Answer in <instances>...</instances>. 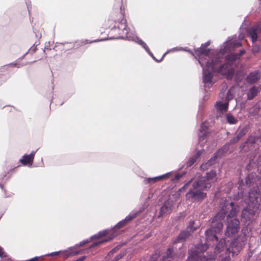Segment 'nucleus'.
<instances>
[{
  "label": "nucleus",
  "instance_id": "obj_34",
  "mask_svg": "<svg viewBox=\"0 0 261 261\" xmlns=\"http://www.w3.org/2000/svg\"><path fill=\"white\" fill-rule=\"evenodd\" d=\"M240 139L239 137L236 136V137H234L233 139H232L230 141V143L234 144V143L238 142L240 140Z\"/></svg>",
  "mask_w": 261,
  "mask_h": 261
},
{
  "label": "nucleus",
  "instance_id": "obj_23",
  "mask_svg": "<svg viewBox=\"0 0 261 261\" xmlns=\"http://www.w3.org/2000/svg\"><path fill=\"white\" fill-rule=\"evenodd\" d=\"M226 119L227 122L230 124H236L238 120L237 119L231 114H227L226 115Z\"/></svg>",
  "mask_w": 261,
  "mask_h": 261
},
{
  "label": "nucleus",
  "instance_id": "obj_6",
  "mask_svg": "<svg viewBox=\"0 0 261 261\" xmlns=\"http://www.w3.org/2000/svg\"><path fill=\"white\" fill-rule=\"evenodd\" d=\"M204 178L198 179L193 182L192 188L186 194V198L191 201H198L203 200L206 196V194L202 192L203 190H208L211 188L210 183L207 182L204 185Z\"/></svg>",
  "mask_w": 261,
  "mask_h": 261
},
{
  "label": "nucleus",
  "instance_id": "obj_2",
  "mask_svg": "<svg viewBox=\"0 0 261 261\" xmlns=\"http://www.w3.org/2000/svg\"><path fill=\"white\" fill-rule=\"evenodd\" d=\"M244 38V35L240 34L238 37V40H237L236 36L229 37L227 40L224 43L223 46L220 48L219 52L215 50L206 49L205 48L210 45V42L207 41L204 44H201V46L195 50V53L183 49L181 47H175L170 50V51H174L181 50H184L191 53L192 55H195V58L198 60L200 65H203L204 63L208 64V62H212V59L214 62L218 60L220 61L223 59V56L225 54L228 53L233 49V48L241 46V40Z\"/></svg>",
  "mask_w": 261,
  "mask_h": 261
},
{
  "label": "nucleus",
  "instance_id": "obj_9",
  "mask_svg": "<svg viewBox=\"0 0 261 261\" xmlns=\"http://www.w3.org/2000/svg\"><path fill=\"white\" fill-rule=\"evenodd\" d=\"M199 227V224H197L195 226V222L191 221L190 222L186 230L183 231L177 237L175 243H178L179 242L184 241L187 237L190 234L191 232H193Z\"/></svg>",
  "mask_w": 261,
  "mask_h": 261
},
{
  "label": "nucleus",
  "instance_id": "obj_44",
  "mask_svg": "<svg viewBox=\"0 0 261 261\" xmlns=\"http://www.w3.org/2000/svg\"><path fill=\"white\" fill-rule=\"evenodd\" d=\"M0 186H1V188H2V189H3V186H2L1 184H0Z\"/></svg>",
  "mask_w": 261,
  "mask_h": 261
},
{
  "label": "nucleus",
  "instance_id": "obj_32",
  "mask_svg": "<svg viewBox=\"0 0 261 261\" xmlns=\"http://www.w3.org/2000/svg\"><path fill=\"white\" fill-rule=\"evenodd\" d=\"M185 174V172L182 173V174H177L175 176V177L173 178V180H179L181 177H182Z\"/></svg>",
  "mask_w": 261,
  "mask_h": 261
},
{
  "label": "nucleus",
  "instance_id": "obj_17",
  "mask_svg": "<svg viewBox=\"0 0 261 261\" xmlns=\"http://www.w3.org/2000/svg\"><path fill=\"white\" fill-rule=\"evenodd\" d=\"M258 32L259 30L256 27L250 28L248 30V34L250 38H251L253 43H254L257 40Z\"/></svg>",
  "mask_w": 261,
  "mask_h": 261
},
{
  "label": "nucleus",
  "instance_id": "obj_43",
  "mask_svg": "<svg viewBox=\"0 0 261 261\" xmlns=\"http://www.w3.org/2000/svg\"><path fill=\"white\" fill-rule=\"evenodd\" d=\"M227 60L229 61V57L227 56Z\"/></svg>",
  "mask_w": 261,
  "mask_h": 261
},
{
  "label": "nucleus",
  "instance_id": "obj_14",
  "mask_svg": "<svg viewBox=\"0 0 261 261\" xmlns=\"http://www.w3.org/2000/svg\"><path fill=\"white\" fill-rule=\"evenodd\" d=\"M171 172H168L162 175H160L159 176L151 177V178H146L143 180V182L145 184H152L157 182L160 180H162L164 178H168L171 174Z\"/></svg>",
  "mask_w": 261,
  "mask_h": 261
},
{
  "label": "nucleus",
  "instance_id": "obj_10",
  "mask_svg": "<svg viewBox=\"0 0 261 261\" xmlns=\"http://www.w3.org/2000/svg\"><path fill=\"white\" fill-rule=\"evenodd\" d=\"M73 249L74 247H70L66 250L51 252L48 254H46V255L48 256L61 255L64 257L68 258L71 256L75 255L79 253V251H73Z\"/></svg>",
  "mask_w": 261,
  "mask_h": 261
},
{
  "label": "nucleus",
  "instance_id": "obj_25",
  "mask_svg": "<svg viewBox=\"0 0 261 261\" xmlns=\"http://www.w3.org/2000/svg\"><path fill=\"white\" fill-rule=\"evenodd\" d=\"M234 87L231 88L227 92V95L226 97V101L229 102V101L234 97Z\"/></svg>",
  "mask_w": 261,
  "mask_h": 261
},
{
  "label": "nucleus",
  "instance_id": "obj_8",
  "mask_svg": "<svg viewBox=\"0 0 261 261\" xmlns=\"http://www.w3.org/2000/svg\"><path fill=\"white\" fill-rule=\"evenodd\" d=\"M208 124L206 121H205L201 124L198 133V137L199 144L200 146L202 147L203 148L200 149L194 156L189 159L185 165V166H186V168L191 167L204 150V144L206 142V140L205 142L204 141L207 137L208 133Z\"/></svg>",
  "mask_w": 261,
  "mask_h": 261
},
{
  "label": "nucleus",
  "instance_id": "obj_3",
  "mask_svg": "<svg viewBox=\"0 0 261 261\" xmlns=\"http://www.w3.org/2000/svg\"><path fill=\"white\" fill-rule=\"evenodd\" d=\"M220 59L214 62H208V64L204 63L200 65L203 69V83L205 88H210L214 84L212 81L213 73L217 72L226 75L228 79H231L234 73L232 65L229 62L223 64H221Z\"/></svg>",
  "mask_w": 261,
  "mask_h": 261
},
{
  "label": "nucleus",
  "instance_id": "obj_7",
  "mask_svg": "<svg viewBox=\"0 0 261 261\" xmlns=\"http://www.w3.org/2000/svg\"><path fill=\"white\" fill-rule=\"evenodd\" d=\"M249 200L252 204L253 210H250L249 206L242 211V217L246 219H251L260 207L261 193L258 188H253L249 192Z\"/></svg>",
  "mask_w": 261,
  "mask_h": 261
},
{
  "label": "nucleus",
  "instance_id": "obj_11",
  "mask_svg": "<svg viewBox=\"0 0 261 261\" xmlns=\"http://www.w3.org/2000/svg\"><path fill=\"white\" fill-rule=\"evenodd\" d=\"M202 178H204L205 180L203 182L204 185L205 183L208 182L211 185V187L212 186V184L216 182L218 177L217 175V173L216 171L214 170H211L210 172L206 173L205 176H202L200 177L198 179H201Z\"/></svg>",
  "mask_w": 261,
  "mask_h": 261
},
{
  "label": "nucleus",
  "instance_id": "obj_4",
  "mask_svg": "<svg viewBox=\"0 0 261 261\" xmlns=\"http://www.w3.org/2000/svg\"><path fill=\"white\" fill-rule=\"evenodd\" d=\"M139 213V212L132 211L127 216L125 217V218L124 220L118 223V224L113 228V229L111 230L107 229L100 231L97 234L93 236H92L89 240H86L81 242L79 244H77L74 246L73 247H74L73 251H76L75 249L77 247L83 246L84 245L90 242L92 239L95 238H100L103 236H109V238L108 239H103L102 240L98 241L94 243L90 247V248H93L96 246L99 245L100 244H101L103 243H105L108 241L112 240L118 233L116 231L117 229L121 228L122 227L124 226L127 223H128V222L134 219L135 218H136Z\"/></svg>",
  "mask_w": 261,
  "mask_h": 261
},
{
  "label": "nucleus",
  "instance_id": "obj_41",
  "mask_svg": "<svg viewBox=\"0 0 261 261\" xmlns=\"http://www.w3.org/2000/svg\"><path fill=\"white\" fill-rule=\"evenodd\" d=\"M160 261H170V260H166V259L164 258V257H163V258Z\"/></svg>",
  "mask_w": 261,
  "mask_h": 261
},
{
  "label": "nucleus",
  "instance_id": "obj_45",
  "mask_svg": "<svg viewBox=\"0 0 261 261\" xmlns=\"http://www.w3.org/2000/svg\"><path fill=\"white\" fill-rule=\"evenodd\" d=\"M121 3H123V0H121Z\"/></svg>",
  "mask_w": 261,
  "mask_h": 261
},
{
  "label": "nucleus",
  "instance_id": "obj_13",
  "mask_svg": "<svg viewBox=\"0 0 261 261\" xmlns=\"http://www.w3.org/2000/svg\"><path fill=\"white\" fill-rule=\"evenodd\" d=\"M36 152V151H33L29 155L24 154L20 160V162L23 165L31 166L32 165Z\"/></svg>",
  "mask_w": 261,
  "mask_h": 261
},
{
  "label": "nucleus",
  "instance_id": "obj_38",
  "mask_svg": "<svg viewBox=\"0 0 261 261\" xmlns=\"http://www.w3.org/2000/svg\"><path fill=\"white\" fill-rule=\"evenodd\" d=\"M86 258V257L85 256H82L80 258H79L78 259H77L76 260H74V261H83L85 260V259Z\"/></svg>",
  "mask_w": 261,
  "mask_h": 261
},
{
  "label": "nucleus",
  "instance_id": "obj_37",
  "mask_svg": "<svg viewBox=\"0 0 261 261\" xmlns=\"http://www.w3.org/2000/svg\"><path fill=\"white\" fill-rule=\"evenodd\" d=\"M9 66H10L11 67H17L18 68L20 67V66L19 64L17 63H12L9 64Z\"/></svg>",
  "mask_w": 261,
  "mask_h": 261
},
{
  "label": "nucleus",
  "instance_id": "obj_18",
  "mask_svg": "<svg viewBox=\"0 0 261 261\" xmlns=\"http://www.w3.org/2000/svg\"><path fill=\"white\" fill-rule=\"evenodd\" d=\"M254 139L252 137H250L246 142L242 145V148L245 150L246 148L248 149L251 150L255 148Z\"/></svg>",
  "mask_w": 261,
  "mask_h": 261
},
{
  "label": "nucleus",
  "instance_id": "obj_35",
  "mask_svg": "<svg viewBox=\"0 0 261 261\" xmlns=\"http://www.w3.org/2000/svg\"><path fill=\"white\" fill-rule=\"evenodd\" d=\"M123 256V254L120 253L119 255H118L117 256L115 257L114 260L113 261H118L120 258H121Z\"/></svg>",
  "mask_w": 261,
  "mask_h": 261
},
{
  "label": "nucleus",
  "instance_id": "obj_15",
  "mask_svg": "<svg viewBox=\"0 0 261 261\" xmlns=\"http://www.w3.org/2000/svg\"><path fill=\"white\" fill-rule=\"evenodd\" d=\"M261 77V72L255 71L251 72L247 77L246 81L248 83L253 84L256 82Z\"/></svg>",
  "mask_w": 261,
  "mask_h": 261
},
{
  "label": "nucleus",
  "instance_id": "obj_22",
  "mask_svg": "<svg viewBox=\"0 0 261 261\" xmlns=\"http://www.w3.org/2000/svg\"><path fill=\"white\" fill-rule=\"evenodd\" d=\"M235 243H236V241L234 242H232L231 244V246H230V247L228 249V250L230 251V252H231L232 254L234 255V254H237L238 252L240 250V247H238V246H235Z\"/></svg>",
  "mask_w": 261,
  "mask_h": 261
},
{
  "label": "nucleus",
  "instance_id": "obj_24",
  "mask_svg": "<svg viewBox=\"0 0 261 261\" xmlns=\"http://www.w3.org/2000/svg\"><path fill=\"white\" fill-rule=\"evenodd\" d=\"M96 41H97V40L89 41L87 39H85V40L82 39V40H79V41H76L75 43V45L77 47H79L84 45L86 44L91 43L95 42Z\"/></svg>",
  "mask_w": 261,
  "mask_h": 261
},
{
  "label": "nucleus",
  "instance_id": "obj_12",
  "mask_svg": "<svg viewBox=\"0 0 261 261\" xmlns=\"http://www.w3.org/2000/svg\"><path fill=\"white\" fill-rule=\"evenodd\" d=\"M173 205L172 201L169 200L166 201L161 208L159 216L161 217L164 215L169 214L172 211Z\"/></svg>",
  "mask_w": 261,
  "mask_h": 261
},
{
  "label": "nucleus",
  "instance_id": "obj_16",
  "mask_svg": "<svg viewBox=\"0 0 261 261\" xmlns=\"http://www.w3.org/2000/svg\"><path fill=\"white\" fill-rule=\"evenodd\" d=\"M253 182L252 177H250V175L248 176L246 178L245 185H244L243 180H240L238 183V188L239 190L244 189L245 187H247Z\"/></svg>",
  "mask_w": 261,
  "mask_h": 261
},
{
  "label": "nucleus",
  "instance_id": "obj_20",
  "mask_svg": "<svg viewBox=\"0 0 261 261\" xmlns=\"http://www.w3.org/2000/svg\"><path fill=\"white\" fill-rule=\"evenodd\" d=\"M228 102L226 101L225 102L219 101L216 103V108L217 110L222 112L226 111L228 109Z\"/></svg>",
  "mask_w": 261,
  "mask_h": 261
},
{
  "label": "nucleus",
  "instance_id": "obj_26",
  "mask_svg": "<svg viewBox=\"0 0 261 261\" xmlns=\"http://www.w3.org/2000/svg\"><path fill=\"white\" fill-rule=\"evenodd\" d=\"M173 249L168 248L166 252V256H164V258L167 260L168 258H173L174 257V255L173 254Z\"/></svg>",
  "mask_w": 261,
  "mask_h": 261
},
{
  "label": "nucleus",
  "instance_id": "obj_36",
  "mask_svg": "<svg viewBox=\"0 0 261 261\" xmlns=\"http://www.w3.org/2000/svg\"><path fill=\"white\" fill-rule=\"evenodd\" d=\"M0 256L1 257L6 256V253L3 251V249L1 247H0Z\"/></svg>",
  "mask_w": 261,
  "mask_h": 261
},
{
  "label": "nucleus",
  "instance_id": "obj_31",
  "mask_svg": "<svg viewBox=\"0 0 261 261\" xmlns=\"http://www.w3.org/2000/svg\"><path fill=\"white\" fill-rule=\"evenodd\" d=\"M197 256L194 254H191L186 261H196Z\"/></svg>",
  "mask_w": 261,
  "mask_h": 261
},
{
  "label": "nucleus",
  "instance_id": "obj_1",
  "mask_svg": "<svg viewBox=\"0 0 261 261\" xmlns=\"http://www.w3.org/2000/svg\"><path fill=\"white\" fill-rule=\"evenodd\" d=\"M233 202L225 203L217 214L214 216L212 220L211 228L205 231L207 240H215L216 241L218 240L217 233L222 230L223 226L221 221L224 219L226 213L230 208L231 210L227 217V225L225 234L228 237H232L238 232L240 229V221L235 217L237 211L236 208H233Z\"/></svg>",
  "mask_w": 261,
  "mask_h": 261
},
{
  "label": "nucleus",
  "instance_id": "obj_40",
  "mask_svg": "<svg viewBox=\"0 0 261 261\" xmlns=\"http://www.w3.org/2000/svg\"><path fill=\"white\" fill-rule=\"evenodd\" d=\"M124 7H123V6L122 5L120 7V10H121V13L122 14L123 13V11H124Z\"/></svg>",
  "mask_w": 261,
  "mask_h": 261
},
{
  "label": "nucleus",
  "instance_id": "obj_39",
  "mask_svg": "<svg viewBox=\"0 0 261 261\" xmlns=\"http://www.w3.org/2000/svg\"><path fill=\"white\" fill-rule=\"evenodd\" d=\"M36 50V47L33 46L28 51L30 52H34Z\"/></svg>",
  "mask_w": 261,
  "mask_h": 261
},
{
  "label": "nucleus",
  "instance_id": "obj_27",
  "mask_svg": "<svg viewBox=\"0 0 261 261\" xmlns=\"http://www.w3.org/2000/svg\"><path fill=\"white\" fill-rule=\"evenodd\" d=\"M247 132V128L246 127L243 128L237 134V136L239 137L240 139L243 137Z\"/></svg>",
  "mask_w": 261,
  "mask_h": 261
},
{
  "label": "nucleus",
  "instance_id": "obj_33",
  "mask_svg": "<svg viewBox=\"0 0 261 261\" xmlns=\"http://www.w3.org/2000/svg\"><path fill=\"white\" fill-rule=\"evenodd\" d=\"M260 49V47L258 45H254L252 48V51L253 53L255 54L258 52Z\"/></svg>",
  "mask_w": 261,
  "mask_h": 261
},
{
  "label": "nucleus",
  "instance_id": "obj_19",
  "mask_svg": "<svg viewBox=\"0 0 261 261\" xmlns=\"http://www.w3.org/2000/svg\"><path fill=\"white\" fill-rule=\"evenodd\" d=\"M260 89H259V87L253 86L251 88L247 93V98L248 99L251 100L253 99L257 94V93L260 91Z\"/></svg>",
  "mask_w": 261,
  "mask_h": 261
},
{
  "label": "nucleus",
  "instance_id": "obj_28",
  "mask_svg": "<svg viewBox=\"0 0 261 261\" xmlns=\"http://www.w3.org/2000/svg\"><path fill=\"white\" fill-rule=\"evenodd\" d=\"M245 53L244 49H241L240 51L239 54H231L230 57H232V60H234L238 58H239L240 56H241L242 55L244 54Z\"/></svg>",
  "mask_w": 261,
  "mask_h": 261
},
{
  "label": "nucleus",
  "instance_id": "obj_42",
  "mask_svg": "<svg viewBox=\"0 0 261 261\" xmlns=\"http://www.w3.org/2000/svg\"><path fill=\"white\" fill-rule=\"evenodd\" d=\"M27 54H28V52H27V53H25V54H24V55L22 57V58H21V59H23V58L24 57V56H25V55H26Z\"/></svg>",
  "mask_w": 261,
  "mask_h": 261
},
{
  "label": "nucleus",
  "instance_id": "obj_29",
  "mask_svg": "<svg viewBox=\"0 0 261 261\" xmlns=\"http://www.w3.org/2000/svg\"><path fill=\"white\" fill-rule=\"evenodd\" d=\"M225 240L222 239L220 241V242L218 243V244L216 246V248L220 250V251H222L223 250L224 247Z\"/></svg>",
  "mask_w": 261,
  "mask_h": 261
},
{
  "label": "nucleus",
  "instance_id": "obj_5",
  "mask_svg": "<svg viewBox=\"0 0 261 261\" xmlns=\"http://www.w3.org/2000/svg\"><path fill=\"white\" fill-rule=\"evenodd\" d=\"M117 32L118 36L115 37L116 39H126L130 41H134L138 43L139 44L141 45L143 48L146 51V52L155 61L160 62L164 57L166 54L168 53L167 51L163 56L162 59L158 61L153 56L152 53L150 51L149 47L141 39L139 38L135 34L133 33H129L128 32V29L127 28L126 24V20L122 19L120 22L117 21L115 22L114 27L111 29V32Z\"/></svg>",
  "mask_w": 261,
  "mask_h": 261
},
{
  "label": "nucleus",
  "instance_id": "obj_21",
  "mask_svg": "<svg viewBox=\"0 0 261 261\" xmlns=\"http://www.w3.org/2000/svg\"><path fill=\"white\" fill-rule=\"evenodd\" d=\"M217 157V154H215L213 157H212L211 159L208 161L206 163L203 164L201 166V168L203 170L206 169L208 166H212L215 163V159Z\"/></svg>",
  "mask_w": 261,
  "mask_h": 261
},
{
  "label": "nucleus",
  "instance_id": "obj_30",
  "mask_svg": "<svg viewBox=\"0 0 261 261\" xmlns=\"http://www.w3.org/2000/svg\"><path fill=\"white\" fill-rule=\"evenodd\" d=\"M197 249H199V252H204L207 249V247L203 244H199L197 246Z\"/></svg>",
  "mask_w": 261,
  "mask_h": 261
}]
</instances>
